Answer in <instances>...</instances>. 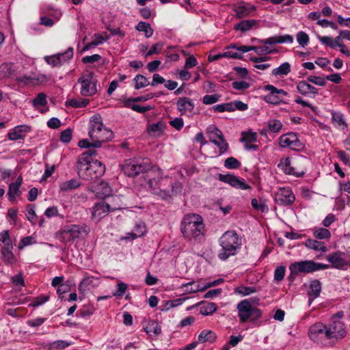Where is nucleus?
<instances>
[{
  "label": "nucleus",
  "instance_id": "24",
  "mask_svg": "<svg viewBox=\"0 0 350 350\" xmlns=\"http://www.w3.org/2000/svg\"><path fill=\"white\" fill-rule=\"evenodd\" d=\"M146 233V225L142 221H137L133 228V231L132 232H129L127 234L128 237H131L133 239H137L138 237H141L144 235Z\"/></svg>",
  "mask_w": 350,
  "mask_h": 350
},
{
  "label": "nucleus",
  "instance_id": "20",
  "mask_svg": "<svg viewBox=\"0 0 350 350\" xmlns=\"http://www.w3.org/2000/svg\"><path fill=\"white\" fill-rule=\"evenodd\" d=\"M30 131V126L23 124L16 126L8 133V137L10 140L22 139L24 138L23 133Z\"/></svg>",
  "mask_w": 350,
  "mask_h": 350
},
{
  "label": "nucleus",
  "instance_id": "50",
  "mask_svg": "<svg viewBox=\"0 0 350 350\" xmlns=\"http://www.w3.org/2000/svg\"><path fill=\"white\" fill-rule=\"evenodd\" d=\"M268 127L271 131H272L273 133H278L282 129V124L281 123V122L280 120H270L268 122Z\"/></svg>",
  "mask_w": 350,
  "mask_h": 350
},
{
  "label": "nucleus",
  "instance_id": "43",
  "mask_svg": "<svg viewBox=\"0 0 350 350\" xmlns=\"http://www.w3.org/2000/svg\"><path fill=\"white\" fill-rule=\"evenodd\" d=\"M193 284L194 282H190L185 284L184 286L187 288L186 291L193 293L200 291L202 292L207 289V288H205V285L202 286L200 284H196L195 286H193Z\"/></svg>",
  "mask_w": 350,
  "mask_h": 350
},
{
  "label": "nucleus",
  "instance_id": "41",
  "mask_svg": "<svg viewBox=\"0 0 350 350\" xmlns=\"http://www.w3.org/2000/svg\"><path fill=\"white\" fill-rule=\"evenodd\" d=\"M135 82V88L139 90L140 88L146 87L150 84L148 79L142 75H137L134 78Z\"/></svg>",
  "mask_w": 350,
  "mask_h": 350
},
{
  "label": "nucleus",
  "instance_id": "2",
  "mask_svg": "<svg viewBox=\"0 0 350 350\" xmlns=\"http://www.w3.org/2000/svg\"><path fill=\"white\" fill-rule=\"evenodd\" d=\"M180 230L183 237L187 239L203 237L204 225L202 216L198 214L186 215L181 221Z\"/></svg>",
  "mask_w": 350,
  "mask_h": 350
},
{
  "label": "nucleus",
  "instance_id": "22",
  "mask_svg": "<svg viewBox=\"0 0 350 350\" xmlns=\"http://www.w3.org/2000/svg\"><path fill=\"white\" fill-rule=\"evenodd\" d=\"M332 122L336 127L341 130H345L348 126L345 120L344 115L340 112H332Z\"/></svg>",
  "mask_w": 350,
  "mask_h": 350
},
{
  "label": "nucleus",
  "instance_id": "40",
  "mask_svg": "<svg viewBox=\"0 0 350 350\" xmlns=\"http://www.w3.org/2000/svg\"><path fill=\"white\" fill-rule=\"evenodd\" d=\"M217 306L215 303L209 302L200 308V312L202 315L207 316L214 313L217 310Z\"/></svg>",
  "mask_w": 350,
  "mask_h": 350
},
{
  "label": "nucleus",
  "instance_id": "60",
  "mask_svg": "<svg viewBox=\"0 0 350 350\" xmlns=\"http://www.w3.org/2000/svg\"><path fill=\"white\" fill-rule=\"evenodd\" d=\"M33 79L36 85L47 82L50 79V77L44 74H38V75L33 77Z\"/></svg>",
  "mask_w": 350,
  "mask_h": 350
},
{
  "label": "nucleus",
  "instance_id": "9",
  "mask_svg": "<svg viewBox=\"0 0 350 350\" xmlns=\"http://www.w3.org/2000/svg\"><path fill=\"white\" fill-rule=\"evenodd\" d=\"M274 200L280 206H290L295 200V196L288 187L280 188L275 193Z\"/></svg>",
  "mask_w": 350,
  "mask_h": 350
},
{
  "label": "nucleus",
  "instance_id": "58",
  "mask_svg": "<svg viewBox=\"0 0 350 350\" xmlns=\"http://www.w3.org/2000/svg\"><path fill=\"white\" fill-rule=\"evenodd\" d=\"M130 108H131L132 110L141 113H144L152 109V107L150 105L140 106L136 104H131Z\"/></svg>",
  "mask_w": 350,
  "mask_h": 350
},
{
  "label": "nucleus",
  "instance_id": "35",
  "mask_svg": "<svg viewBox=\"0 0 350 350\" xmlns=\"http://www.w3.org/2000/svg\"><path fill=\"white\" fill-rule=\"evenodd\" d=\"M291 72V65L288 62L282 64L279 67L272 70V75L275 76L287 75Z\"/></svg>",
  "mask_w": 350,
  "mask_h": 350
},
{
  "label": "nucleus",
  "instance_id": "31",
  "mask_svg": "<svg viewBox=\"0 0 350 350\" xmlns=\"http://www.w3.org/2000/svg\"><path fill=\"white\" fill-rule=\"evenodd\" d=\"M211 142L217 146V147L219 148V154H222L226 152L228 150V144L224 136L219 138L218 140L216 139L211 138Z\"/></svg>",
  "mask_w": 350,
  "mask_h": 350
},
{
  "label": "nucleus",
  "instance_id": "3",
  "mask_svg": "<svg viewBox=\"0 0 350 350\" xmlns=\"http://www.w3.org/2000/svg\"><path fill=\"white\" fill-rule=\"evenodd\" d=\"M88 135L91 140L95 141V147H101L104 142L113 137L112 131L103 126L99 115L94 116L90 120Z\"/></svg>",
  "mask_w": 350,
  "mask_h": 350
},
{
  "label": "nucleus",
  "instance_id": "8",
  "mask_svg": "<svg viewBox=\"0 0 350 350\" xmlns=\"http://www.w3.org/2000/svg\"><path fill=\"white\" fill-rule=\"evenodd\" d=\"M329 332L327 325L322 323H317L310 327L308 336L314 342L323 343L331 340Z\"/></svg>",
  "mask_w": 350,
  "mask_h": 350
},
{
  "label": "nucleus",
  "instance_id": "27",
  "mask_svg": "<svg viewBox=\"0 0 350 350\" xmlns=\"http://www.w3.org/2000/svg\"><path fill=\"white\" fill-rule=\"evenodd\" d=\"M305 245L309 248L316 251H322L325 252L327 250V247L324 245L323 242L308 239L306 241Z\"/></svg>",
  "mask_w": 350,
  "mask_h": 350
},
{
  "label": "nucleus",
  "instance_id": "42",
  "mask_svg": "<svg viewBox=\"0 0 350 350\" xmlns=\"http://www.w3.org/2000/svg\"><path fill=\"white\" fill-rule=\"evenodd\" d=\"M89 102L90 100L88 98H77L70 99L69 101V105L72 107L81 108L85 107L89 103Z\"/></svg>",
  "mask_w": 350,
  "mask_h": 350
},
{
  "label": "nucleus",
  "instance_id": "64",
  "mask_svg": "<svg viewBox=\"0 0 350 350\" xmlns=\"http://www.w3.org/2000/svg\"><path fill=\"white\" fill-rule=\"evenodd\" d=\"M170 124L176 130H180L184 126L183 120L181 118H176L170 122Z\"/></svg>",
  "mask_w": 350,
  "mask_h": 350
},
{
  "label": "nucleus",
  "instance_id": "14",
  "mask_svg": "<svg viewBox=\"0 0 350 350\" xmlns=\"http://www.w3.org/2000/svg\"><path fill=\"white\" fill-rule=\"evenodd\" d=\"M345 255L341 252H334L327 256V260L332 264V267L338 269H345L348 265V262L342 257Z\"/></svg>",
  "mask_w": 350,
  "mask_h": 350
},
{
  "label": "nucleus",
  "instance_id": "34",
  "mask_svg": "<svg viewBox=\"0 0 350 350\" xmlns=\"http://www.w3.org/2000/svg\"><path fill=\"white\" fill-rule=\"evenodd\" d=\"M297 135L294 133H288L280 137V144L282 147H289L294 140H296Z\"/></svg>",
  "mask_w": 350,
  "mask_h": 350
},
{
  "label": "nucleus",
  "instance_id": "29",
  "mask_svg": "<svg viewBox=\"0 0 350 350\" xmlns=\"http://www.w3.org/2000/svg\"><path fill=\"white\" fill-rule=\"evenodd\" d=\"M154 94L153 93H149L144 96H140L135 98H130L124 100V105L126 107H130L132 103L145 102L150 99L153 98Z\"/></svg>",
  "mask_w": 350,
  "mask_h": 350
},
{
  "label": "nucleus",
  "instance_id": "55",
  "mask_svg": "<svg viewBox=\"0 0 350 350\" xmlns=\"http://www.w3.org/2000/svg\"><path fill=\"white\" fill-rule=\"evenodd\" d=\"M163 46V44L161 43V42H158V43L153 44L152 46V47L150 48V49L147 52L146 56L147 57V56H150L153 54L159 53L162 50Z\"/></svg>",
  "mask_w": 350,
  "mask_h": 350
},
{
  "label": "nucleus",
  "instance_id": "59",
  "mask_svg": "<svg viewBox=\"0 0 350 350\" xmlns=\"http://www.w3.org/2000/svg\"><path fill=\"white\" fill-rule=\"evenodd\" d=\"M16 80L18 82L23 83L25 85H35V81L33 79V77H32V76L24 75V76L18 77H17Z\"/></svg>",
  "mask_w": 350,
  "mask_h": 350
},
{
  "label": "nucleus",
  "instance_id": "33",
  "mask_svg": "<svg viewBox=\"0 0 350 350\" xmlns=\"http://www.w3.org/2000/svg\"><path fill=\"white\" fill-rule=\"evenodd\" d=\"M256 21L253 19L242 21L240 23L235 25L234 29L245 32L246 31L251 29L252 27L256 25Z\"/></svg>",
  "mask_w": 350,
  "mask_h": 350
},
{
  "label": "nucleus",
  "instance_id": "36",
  "mask_svg": "<svg viewBox=\"0 0 350 350\" xmlns=\"http://www.w3.org/2000/svg\"><path fill=\"white\" fill-rule=\"evenodd\" d=\"M135 28L139 31H144L145 33V36L147 38L151 37L154 32L153 29L151 27L150 25L143 21L138 23Z\"/></svg>",
  "mask_w": 350,
  "mask_h": 350
},
{
  "label": "nucleus",
  "instance_id": "28",
  "mask_svg": "<svg viewBox=\"0 0 350 350\" xmlns=\"http://www.w3.org/2000/svg\"><path fill=\"white\" fill-rule=\"evenodd\" d=\"M165 128V124L162 121H159L157 123H153L149 125L148 127V132L150 134H157V135H160L161 134L163 133Z\"/></svg>",
  "mask_w": 350,
  "mask_h": 350
},
{
  "label": "nucleus",
  "instance_id": "5",
  "mask_svg": "<svg viewBox=\"0 0 350 350\" xmlns=\"http://www.w3.org/2000/svg\"><path fill=\"white\" fill-rule=\"evenodd\" d=\"M329 266L326 264L315 262L313 260H303L292 263L289 266L290 275L288 279L293 281L295 276L299 273H308L314 271L328 269Z\"/></svg>",
  "mask_w": 350,
  "mask_h": 350
},
{
  "label": "nucleus",
  "instance_id": "38",
  "mask_svg": "<svg viewBox=\"0 0 350 350\" xmlns=\"http://www.w3.org/2000/svg\"><path fill=\"white\" fill-rule=\"evenodd\" d=\"M313 234L316 239H327L331 237L329 230L323 228H314Z\"/></svg>",
  "mask_w": 350,
  "mask_h": 350
},
{
  "label": "nucleus",
  "instance_id": "4",
  "mask_svg": "<svg viewBox=\"0 0 350 350\" xmlns=\"http://www.w3.org/2000/svg\"><path fill=\"white\" fill-rule=\"evenodd\" d=\"M219 244L221 251L219 253L218 257L221 260H225L237 254L242 244L241 238L235 231L228 230L220 237Z\"/></svg>",
  "mask_w": 350,
  "mask_h": 350
},
{
  "label": "nucleus",
  "instance_id": "51",
  "mask_svg": "<svg viewBox=\"0 0 350 350\" xmlns=\"http://www.w3.org/2000/svg\"><path fill=\"white\" fill-rule=\"evenodd\" d=\"M242 136L241 142H254L257 139V134L252 131L243 132Z\"/></svg>",
  "mask_w": 350,
  "mask_h": 350
},
{
  "label": "nucleus",
  "instance_id": "6",
  "mask_svg": "<svg viewBox=\"0 0 350 350\" xmlns=\"http://www.w3.org/2000/svg\"><path fill=\"white\" fill-rule=\"evenodd\" d=\"M78 83L81 85L80 93L83 96H92L98 91V78L92 70H86L84 71L79 78Z\"/></svg>",
  "mask_w": 350,
  "mask_h": 350
},
{
  "label": "nucleus",
  "instance_id": "30",
  "mask_svg": "<svg viewBox=\"0 0 350 350\" xmlns=\"http://www.w3.org/2000/svg\"><path fill=\"white\" fill-rule=\"evenodd\" d=\"M321 291V282L317 280L312 281L310 284V291L308 292L309 296L312 297V299H315L319 296Z\"/></svg>",
  "mask_w": 350,
  "mask_h": 350
},
{
  "label": "nucleus",
  "instance_id": "23",
  "mask_svg": "<svg viewBox=\"0 0 350 350\" xmlns=\"http://www.w3.org/2000/svg\"><path fill=\"white\" fill-rule=\"evenodd\" d=\"M13 249V246L9 247H3L1 250V255L2 259L5 264L13 265L16 262V258L12 250Z\"/></svg>",
  "mask_w": 350,
  "mask_h": 350
},
{
  "label": "nucleus",
  "instance_id": "53",
  "mask_svg": "<svg viewBox=\"0 0 350 350\" xmlns=\"http://www.w3.org/2000/svg\"><path fill=\"white\" fill-rule=\"evenodd\" d=\"M307 79L308 81H310L317 85L325 86L327 83L325 79L321 77L310 76Z\"/></svg>",
  "mask_w": 350,
  "mask_h": 350
},
{
  "label": "nucleus",
  "instance_id": "26",
  "mask_svg": "<svg viewBox=\"0 0 350 350\" xmlns=\"http://www.w3.org/2000/svg\"><path fill=\"white\" fill-rule=\"evenodd\" d=\"M216 338L217 336L213 332L204 329L199 334L198 339V342L201 343L206 342L213 343L215 341Z\"/></svg>",
  "mask_w": 350,
  "mask_h": 350
},
{
  "label": "nucleus",
  "instance_id": "21",
  "mask_svg": "<svg viewBox=\"0 0 350 350\" xmlns=\"http://www.w3.org/2000/svg\"><path fill=\"white\" fill-rule=\"evenodd\" d=\"M22 183L23 178L20 176L17 177L15 183H12L9 185L8 196L10 201L15 200L16 197L20 195L19 189Z\"/></svg>",
  "mask_w": 350,
  "mask_h": 350
},
{
  "label": "nucleus",
  "instance_id": "32",
  "mask_svg": "<svg viewBox=\"0 0 350 350\" xmlns=\"http://www.w3.org/2000/svg\"><path fill=\"white\" fill-rule=\"evenodd\" d=\"M254 8L247 5L239 4L234 8L236 16L241 18L247 16Z\"/></svg>",
  "mask_w": 350,
  "mask_h": 350
},
{
  "label": "nucleus",
  "instance_id": "1",
  "mask_svg": "<svg viewBox=\"0 0 350 350\" xmlns=\"http://www.w3.org/2000/svg\"><path fill=\"white\" fill-rule=\"evenodd\" d=\"M76 170L81 178L94 180L101 177L105 172V166L100 161L90 160L88 157H79Z\"/></svg>",
  "mask_w": 350,
  "mask_h": 350
},
{
  "label": "nucleus",
  "instance_id": "44",
  "mask_svg": "<svg viewBox=\"0 0 350 350\" xmlns=\"http://www.w3.org/2000/svg\"><path fill=\"white\" fill-rule=\"evenodd\" d=\"M251 204L255 210L260 211L262 213H266L269 211L268 206L261 200L258 201L257 199L254 198L252 200Z\"/></svg>",
  "mask_w": 350,
  "mask_h": 350
},
{
  "label": "nucleus",
  "instance_id": "37",
  "mask_svg": "<svg viewBox=\"0 0 350 350\" xmlns=\"http://www.w3.org/2000/svg\"><path fill=\"white\" fill-rule=\"evenodd\" d=\"M206 133L208 135L209 141L212 139H219L224 136L221 130H219L215 125H209L206 129Z\"/></svg>",
  "mask_w": 350,
  "mask_h": 350
},
{
  "label": "nucleus",
  "instance_id": "46",
  "mask_svg": "<svg viewBox=\"0 0 350 350\" xmlns=\"http://www.w3.org/2000/svg\"><path fill=\"white\" fill-rule=\"evenodd\" d=\"M0 241L3 243V247H8L9 248V247L13 246L8 230H3L0 233Z\"/></svg>",
  "mask_w": 350,
  "mask_h": 350
},
{
  "label": "nucleus",
  "instance_id": "7",
  "mask_svg": "<svg viewBox=\"0 0 350 350\" xmlns=\"http://www.w3.org/2000/svg\"><path fill=\"white\" fill-rule=\"evenodd\" d=\"M124 174L129 177H135L150 169V163L147 159H129L121 165Z\"/></svg>",
  "mask_w": 350,
  "mask_h": 350
},
{
  "label": "nucleus",
  "instance_id": "56",
  "mask_svg": "<svg viewBox=\"0 0 350 350\" xmlns=\"http://www.w3.org/2000/svg\"><path fill=\"white\" fill-rule=\"evenodd\" d=\"M318 38L321 43L332 49H335L336 47V44H334L333 38L329 36H319Z\"/></svg>",
  "mask_w": 350,
  "mask_h": 350
},
{
  "label": "nucleus",
  "instance_id": "17",
  "mask_svg": "<svg viewBox=\"0 0 350 350\" xmlns=\"http://www.w3.org/2000/svg\"><path fill=\"white\" fill-rule=\"evenodd\" d=\"M32 105L34 109L41 113H44L49 111L47 106L46 95L43 92L39 93L33 100Z\"/></svg>",
  "mask_w": 350,
  "mask_h": 350
},
{
  "label": "nucleus",
  "instance_id": "39",
  "mask_svg": "<svg viewBox=\"0 0 350 350\" xmlns=\"http://www.w3.org/2000/svg\"><path fill=\"white\" fill-rule=\"evenodd\" d=\"M257 292V289L254 286H246L241 285L235 288L234 293L240 294L243 296H247Z\"/></svg>",
  "mask_w": 350,
  "mask_h": 350
},
{
  "label": "nucleus",
  "instance_id": "62",
  "mask_svg": "<svg viewBox=\"0 0 350 350\" xmlns=\"http://www.w3.org/2000/svg\"><path fill=\"white\" fill-rule=\"evenodd\" d=\"M265 100L273 105H278L282 102V99L276 94H268L265 96Z\"/></svg>",
  "mask_w": 350,
  "mask_h": 350
},
{
  "label": "nucleus",
  "instance_id": "19",
  "mask_svg": "<svg viewBox=\"0 0 350 350\" xmlns=\"http://www.w3.org/2000/svg\"><path fill=\"white\" fill-rule=\"evenodd\" d=\"M176 107L181 114H184L187 111H192L194 108V104L189 98L182 97L179 98L177 100Z\"/></svg>",
  "mask_w": 350,
  "mask_h": 350
},
{
  "label": "nucleus",
  "instance_id": "10",
  "mask_svg": "<svg viewBox=\"0 0 350 350\" xmlns=\"http://www.w3.org/2000/svg\"><path fill=\"white\" fill-rule=\"evenodd\" d=\"M218 179L225 183L229 184L230 186L235 189H239L242 190L251 189V187L245 183V180L240 178L234 174H218Z\"/></svg>",
  "mask_w": 350,
  "mask_h": 350
},
{
  "label": "nucleus",
  "instance_id": "57",
  "mask_svg": "<svg viewBox=\"0 0 350 350\" xmlns=\"http://www.w3.org/2000/svg\"><path fill=\"white\" fill-rule=\"evenodd\" d=\"M101 59V56L98 54L88 55L82 58V62L84 64H93Z\"/></svg>",
  "mask_w": 350,
  "mask_h": 350
},
{
  "label": "nucleus",
  "instance_id": "49",
  "mask_svg": "<svg viewBox=\"0 0 350 350\" xmlns=\"http://www.w3.org/2000/svg\"><path fill=\"white\" fill-rule=\"evenodd\" d=\"M36 243V239L34 237L29 236L23 237L21 239L20 243L18 245L19 250L23 249L24 247Z\"/></svg>",
  "mask_w": 350,
  "mask_h": 350
},
{
  "label": "nucleus",
  "instance_id": "48",
  "mask_svg": "<svg viewBox=\"0 0 350 350\" xmlns=\"http://www.w3.org/2000/svg\"><path fill=\"white\" fill-rule=\"evenodd\" d=\"M297 40L302 47H304L309 42V36L304 31H299L297 34Z\"/></svg>",
  "mask_w": 350,
  "mask_h": 350
},
{
  "label": "nucleus",
  "instance_id": "52",
  "mask_svg": "<svg viewBox=\"0 0 350 350\" xmlns=\"http://www.w3.org/2000/svg\"><path fill=\"white\" fill-rule=\"evenodd\" d=\"M286 269L284 266L278 267L274 271V280L280 282L283 280L285 275Z\"/></svg>",
  "mask_w": 350,
  "mask_h": 350
},
{
  "label": "nucleus",
  "instance_id": "11",
  "mask_svg": "<svg viewBox=\"0 0 350 350\" xmlns=\"http://www.w3.org/2000/svg\"><path fill=\"white\" fill-rule=\"evenodd\" d=\"M120 208V205L112 206L109 203L101 202L96 204L93 207L92 212V217L99 220L103 217L106 213L110 211H113Z\"/></svg>",
  "mask_w": 350,
  "mask_h": 350
},
{
  "label": "nucleus",
  "instance_id": "13",
  "mask_svg": "<svg viewBox=\"0 0 350 350\" xmlns=\"http://www.w3.org/2000/svg\"><path fill=\"white\" fill-rule=\"evenodd\" d=\"M252 307L250 302L247 299L242 300L238 304L237 308L241 323H245L250 319Z\"/></svg>",
  "mask_w": 350,
  "mask_h": 350
},
{
  "label": "nucleus",
  "instance_id": "45",
  "mask_svg": "<svg viewBox=\"0 0 350 350\" xmlns=\"http://www.w3.org/2000/svg\"><path fill=\"white\" fill-rule=\"evenodd\" d=\"M224 166L228 169H237L241 166V163L236 158L230 157L225 160Z\"/></svg>",
  "mask_w": 350,
  "mask_h": 350
},
{
  "label": "nucleus",
  "instance_id": "16",
  "mask_svg": "<svg viewBox=\"0 0 350 350\" xmlns=\"http://www.w3.org/2000/svg\"><path fill=\"white\" fill-rule=\"evenodd\" d=\"M309 83L310 81H308V79L298 82L297 83V90L301 95L314 97L319 93L318 90Z\"/></svg>",
  "mask_w": 350,
  "mask_h": 350
},
{
  "label": "nucleus",
  "instance_id": "61",
  "mask_svg": "<svg viewBox=\"0 0 350 350\" xmlns=\"http://www.w3.org/2000/svg\"><path fill=\"white\" fill-rule=\"evenodd\" d=\"M254 51L258 55H267L272 53V50L266 46H254Z\"/></svg>",
  "mask_w": 350,
  "mask_h": 350
},
{
  "label": "nucleus",
  "instance_id": "12",
  "mask_svg": "<svg viewBox=\"0 0 350 350\" xmlns=\"http://www.w3.org/2000/svg\"><path fill=\"white\" fill-rule=\"evenodd\" d=\"M327 327L331 339L342 338L346 335L345 324L342 321H333Z\"/></svg>",
  "mask_w": 350,
  "mask_h": 350
},
{
  "label": "nucleus",
  "instance_id": "63",
  "mask_svg": "<svg viewBox=\"0 0 350 350\" xmlns=\"http://www.w3.org/2000/svg\"><path fill=\"white\" fill-rule=\"evenodd\" d=\"M250 314H251V317H250V320L252 322H254V321L258 320L262 316L261 310L260 309L257 308H255V307H252V310H251V313Z\"/></svg>",
  "mask_w": 350,
  "mask_h": 350
},
{
  "label": "nucleus",
  "instance_id": "18",
  "mask_svg": "<svg viewBox=\"0 0 350 350\" xmlns=\"http://www.w3.org/2000/svg\"><path fill=\"white\" fill-rule=\"evenodd\" d=\"M278 167H281L284 173L290 175H295L297 177H301L304 175V172H295V168L291 166V159L289 157L283 158L280 160Z\"/></svg>",
  "mask_w": 350,
  "mask_h": 350
},
{
  "label": "nucleus",
  "instance_id": "54",
  "mask_svg": "<svg viewBox=\"0 0 350 350\" xmlns=\"http://www.w3.org/2000/svg\"><path fill=\"white\" fill-rule=\"evenodd\" d=\"M250 83L244 81H234L232 83V86L234 90H245L250 88Z\"/></svg>",
  "mask_w": 350,
  "mask_h": 350
},
{
  "label": "nucleus",
  "instance_id": "25",
  "mask_svg": "<svg viewBox=\"0 0 350 350\" xmlns=\"http://www.w3.org/2000/svg\"><path fill=\"white\" fill-rule=\"evenodd\" d=\"M64 57L65 54L62 53L51 56H46L44 57V59L47 62V64L51 65L53 67H55L59 66L63 64Z\"/></svg>",
  "mask_w": 350,
  "mask_h": 350
},
{
  "label": "nucleus",
  "instance_id": "15",
  "mask_svg": "<svg viewBox=\"0 0 350 350\" xmlns=\"http://www.w3.org/2000/svg\"><path fill=\"white\" fill-rule=\"evenodd\" d=\"M90 229L87 226L79 225L67 226V239L75 240L77 238L87 235Z\"/></svg>",
  "mask_w": 350,
  "mask_h": 350
},
{
  "label": "nucleus",
  "instance_id": "47",
  "mask_svg": "<svg viewBox=\"0 0 350 350\" xmlns=\"http://www.w3.org/2000/svg\"><path fill=\"white\" fill-rule=\"evenodd\" d=\"M220 97H221V96L217 94H211V95L207 94L203 97L202 103L204 105H212L213 103H217L219 100Z\"/></svg>",
  "mask_w": 350,
  "mask_h": 350
}]
</instances>
